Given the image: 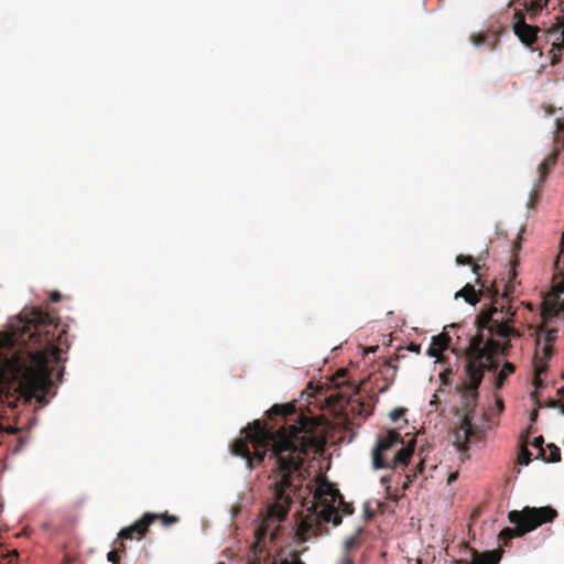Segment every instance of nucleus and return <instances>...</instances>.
<instances>
[{
    "label": "nucleus",
    "mask_w": 564,
    "mask_h": 564,
    "mask_svg": "<svg viewBox=\"0 0 564 564\" xmlns=\"http://www.w3.org/2000/svg\"><path fill=\"white\" fill-rule=\"evenodd\" d=\"M514 371H516V366L513 364L507 361L502 366V369L499 371V373L496 377L495 387L497 389H501L503 387L505 381L507 380V378L510 375H512Z\"/></svg>",
    "instance_id": "obj_20"
},
{
    "label": "nucleus",
    "mask_w": 564,
    "mask_h": 564,
    "mask_svg": "<svg viewBox=\"0 0 564 564\" xmlns=\"http://www.w3.org/2000/svg\"><path fill=\"white\" fill-rule=\"evenodd\" d=\"M162 522L163 525L169 527L178 522V518L176 516L169 514L167 512L158 514V519Z\"/></svg>",
    "instance_id": "obj_27"
},
{
    "label": "nucleus",
    "mask_w": 564,
    "mask_h": 564,
    "mask_svg": "<svg viewBox=\"0 0 564 564\" xmlns=\"http://www.w3.org/2000/svg\"><path fill=\"white\" fill-rule=\"evenodd\" d=\"M405 409L403 408H395L393 411H391L390 413V419L392 422H397L400 417H402L405 413Z\"/></svg>",
    "instance_id": "obj_30"
},
{
    "label": "nucleus",
    "mask_w": 564,
    "mask_h": 564,
    "mask_svg": "<svg viewBox=\"0 0 564 564\" xmlns=\"http://www.w3.org/2000/svg\"><path fill=\"white\" fill-rule=\"evenodd\" d=\"M386 390H387V387L381 388V389H380V392H384Z\"/></svg>",
    "instance_id": "obj_45"
},
{
    "label": "nucleus",
    "mask_w": 564,
    "mask_h": 564,
    "mask_svg": "<svg viewBox=\"0 0 564 564\" xmlns=\"http://www.w3.org/2000/svg\"><path fill=\"white\" fill-rule=\"evenodd\" d=\"M557 155V152L553 151L539 164L538 171L541 178H544L547 175L550 169L555 165Z\"/></svg>",
    "instance_id": "obj_21"
},
{
    "label": "nucleus",
    "mask_w": 564,
    "mask_h": 564,
    "mask_svg": "<svg viewBox=\"0 0 564 564\" xmlns=\"http://www.w3.org/2000/svg\"><path fill=\"white\" fill-rule=\"evenodd\" d=\"M478 432V429L471 423V421L465 416L462 420L460 427L455 432L457 442H463L465 446L468 445L469 438Z\"/></svg>",
    "instance_id": "obj_15"
},
{
    "label": "nucleus",
    "mask_w": 564,
    "mask_h": 564,
    "mask_svg": "<svg viewBox=\"0 0 564 564\" xmlns=\"http://www.w3.org/2000/svg\"><path fill=\"white\" fill-rule=\"evenodd\" d=\"M549 456L544 455V459L546 462L556 463L561 460V451L554 444H550L549 446Z\"/></svg>",
    "instance_id": "obj_25"
},
{
    "label": "nucleus",
    "mask_w": 564,
    "mask_h": 564,
    "mask_svg": "<svg viewBox=\"0 0 564 564\" xmlns=\"http://www.w3.org/2000/svg\"><path fill=\"white\" fill-rule=\"evenodd\" d=\"M458 478V473H452L447 478V485H452Z\"/></svg>",
    "instance_id": "obj_39"
},
{
    "label": "nucleus",
    "mask_w": 564,
    "mask_h": 564,
    "mask_svg": "<svg viewBox=\"0 0 564 564\" xmlns=\"http://www.w3.org/2000/svg\"><path fill=\"white\" fill-rule=\"evenodd\" d=\"M347 369L345 368H339L336 372H335V376L333 378V381L336 386L338 387H341V386H345L347 384L348 388L351 390V394L352 395H356L358 393V388L355 383H350L348 380H346V377H347Z\"/></svg>",
    "instance_id": "obj_18"
},
{
    "label": "nucleus",
    "mask_w": 564,
    "mask_h": 564,
    "mask_svg": "<svg viewBox=\"0 0 564 564\" xmlns=\"http://www.w3.org/2000/svg\"><path fill=\"white\" fill-rule=\"evenodd\" d=\"M278 529H279V525H276L274 529H272V532H271V536H272V538H275V536H276V534H278V533H276Z\"/></svg>",
    "instance_id": "obj_43"
},
{
    "label": "nucleus",
    "mask_w": 564,
    "mask_h": 564,
    "mask_svg": "<svg viewBox=\"0 0 564 564\" xmlns=\"http://www.w3.org/2000/svg\"><path fill=\"white\" fill-rule=\"evenodd\" d=\"M556 334L557 330L555 328L549 329L543 326L539 327L536 346H540L541 340H543L544 344H550L552 346V343L556 339Z\"/></svg>",
    "instance_id": "obj_22"
},
{
    "label": "nucleus",
    "mask_w": 564,
    "mask_h": 564,
    "mask_svg": "<svg viewBox=\"0 0 564 564\" xmlns=\"http://www.w3.org/2000/svg\"><path fill=\"white\" fill-rule=\"evenodd\" d=\"M516 22L513 23V31L516 35L525 45H532L536 41V33L539 28L525 23L524 14L521 10L514 13Z\"/></svg>",
    "instance_id": "obj_11"
},
{
    "label": "nucleus",
    "mask_w": 564,
    "mask_h": 564,
    "mask_svg": "<svg viewBox=\"0 0 564 564\" xmlns=\"http://www.w3.org/2000/svg\"><path fill=\"white\" fill-rule=\"evenodd\" d=\"M399 358H400L399 356H395V358H394V359H389V360H387V361H386V366H387V367H389V368H392V369H393V371L395 372V371H397V368H398V367H397V365H395V361H398V360H399Z\"/></svg>",
    "instance_id": "obj_35"
},
{
    "label": "nucleus",
    "mask_w": 564,
    "mask_h": 564,
    "mask_svg": "<svg viewBox=\"0 0 564 564\" xmlns=\"http://www.w3.org/2000/svg\"><path fill=\"white\" fill-rule=\"evenodd\" d=\"M408 349H409L410 351L415 352V354H420L421 346H420L419 344H413V343H412V344L408 347Z\"/></svg>",
    "instance_id": "obj_38"
},
{
    "label": "nucleus",
    "mask_w": 564,
    "mask_h": 564,
    "mask_svg": "<svg viewBox=\"0 0 564 564\" xmlns=\"http://www.w3.org/2000/svg\"><path fill=\"white\" fill-rule=\"evenodd\" d=\"M513 316V312L505 311L503 306L498 308L495 303L476 316L477 334L470 338L466 349L465 406L476 405L485 371L498 368L495 357L508 356L512 349L511 339L521 337V333L512 325Z\"/></svg>",
    "instance_id": "obj_2"
},
{
    "label": "nucleus",
    "mask_w": 564,
    "mask_h": 564,
    "mask_svg": "<svg viewBox=\"0 0 564 564\" xmlns=\"http://www.w3.org/2000/svg\"><path fill=\"white\" fill-rule=\"evenodd\" d=\"M510 292H511L510 288H509V286H506V291H505V293H503V296H505V297H508V296L510 295Z\"/></svg>",
    "instance_id": "obj_42"
},
{
    "label": "nucleus",
    "mask_w": 564,
    "mask_h": 564,
    "mask_svg": "<svg viewBox=\"0 0 564 564\" xmlns=\"http://www.w3.org/2000/svg\"><path fill=\"white\" fill-rule=\"evenodd\" d=\"M34 332L31 334V339L39 346L43 347V358L45 355H51L56 361L59 360L62 349L57 345L61 340V334L55 335L57 323L47 313L34 311Z\"/></svg>",
    "instance_id": "obj_6"
},
{
    "label": "nucleus",
    "mask_w": 564,
    "mask_h": 564,
    "mask_svg": "<svg viewBox=\"0 0 564 564\" xmlns=\"http://www.w3.org/2000/svg\"><path fill=\"white\" fill-rule=\"evenodd\" d=\"M398 445H403V437L394 430L389 431L386 435L379 437L376 447L372 449V466L375 469L405 467L408 466L413 447H401L390 460L387 453Z\"/></svg>",
    "instance_id": "obj_5"
},
{
    "label": "nucleus",
    "mask_w": 564,
    "mask_h": 564,
    "mask_svg": "<svg viewBox=\"0 0 564 564\" xmlns=\"http://www.w3.org/2000/svg\"><path fill=\"white\" fill-rule=\"evenodd\" d=\"M478 286L479 289L477 291L474 285L467 283L455 294V297H464L468 304L476 305L478 302H480L481 297H489L495 300L498 296V289L494 284L487 285L485 283L484 288L480 285Z\"/></svg>",
    "instance_id": "obj_9"
},
{
    "label": "nucleus",
    "mask_w": 564,
    "mask_h": 564,
    "mask_svg": "<svg viewBox=\"0 0 564 564\" xmlns=\"http://www.w3.org/2000/svg\"><path fill=\"white\" fill-rule=\"evenodd\" d=\"M423 471V462L421 460L416 467H415V470H414V474L412 476L408 475V479H410V481H412L414 478L417 477V474H421Z\"/></svg>",
    "instance_id": "obj_33"
},
{
    "label": "nucleus",
    "mask_w": 564,
    "mask_h": 564,
    "mask_svg": "<svg viewBox=\"0 0 564 564\" xmlns=\"http://www.w3.org/2000/svg\"><path fill=\"white\" fill-rule=\"evenodd\" d=\"M327 400L330 403H338L340 405L344 401H346L348 404L352 402L351 397L346 398L343 392H333L327 397Z\"/></svg>",
    "instance_id": "obj_26"
},
{
    "label": "nucleus",
    "mask_w": 564,
    "mask_h": 564,
    "mask_svg": "<svg viewBox=\"0 0 564 564\" xmlns=\"http://www.w3.org/2000/svg\"><path fill=\"white\" fill-rule=\"evenodd\" d=\"M466 550L470 554L471 562L465 560H454L451 564H498L502 557L503 550L496 549L492 551L478 552L477 550L466 545Z\"/></svg>",
    "instance_id": "obj_10"
},
{
    "label": "nucleus",
    "mask_w": 564,
    "mask_h": 564,
    "mask_svg": "<svg viewBox=\"0 0 564 564\" xmlns=\"http://www.w3.org/2000/svg\"><path fill=\"white\" fill-rule=\"evenodd\" d=\"M562 247H563V250H564V232H563V236H562Z\"/></svg>",
    "instance_id": "obj_44"
},
{
    "label": "nucleus",
    "mask_w": 564,
    "mask_h": 564,
    "mask_svg": "<svg viewBox=\"0 0 564 564\" xmlns=\"http://www.w3.org/2000/svg\"><path fill=\"white\" fill-rule=\"evenodd\" d=\"M520 4L529 12L531 15L540 12L549 0H517Z\"/></svg>",
    "instance_id": "obj_19"
},
{
    "label": "nucleus",
    "mask_w": 564,
    "mask_h": 564,
    "mask_svg": "<svg viewBox=\"0 0 564 564\" xmlns=\"http://www.w3.org/2000/svg\"><path fill=\"white\" fill-rule=\"evenodd\" d=\"M519 464L528 465L531 460V453L528 451L525 446H522L521 452L518 457Z\"/></svg>",
    "instance_id": "obj_29"
},
{
    "label": "nucleus",
    "mask_w": 564,
    "mask_h": 564,
    "mask_svg": "<svg viewBox=\"0 0 564 564\" xmlns=\"http://www.w3.org/2000/svg\"><path fill=\"white\" fill-rule=\"evenodd\" d=\"M480 261V257L477 258V261H475V258L471 257V256H464V254H458L456 257V263L459 264V265H466V264H470L473 268V272L476 274V284L477 285H480L481 288L485 286V281L482 280V273H481V270L482 268L485 267L484 264H480L479 263Z\"/></svg>",
    "instance_id": "obj_14"
},
{
    "label": "nucleus",
    "mask_w": 564,
    "mask_h": 564,
    "mask_svg": "<svg viewBox=\"0 0 564 564\" xmlns=\"http://www.w3.org/2000/svg\"><path fill=\"white\" fill-rule=\"evenodd\" d=\"M358 534H359V531L355 535L349 536L345 540L344 545H343L344 554H350L351 549L355 547L357 544Z\"/></svg>",
    "instance_id": "obj_28"
},
{
    "label": "nucleus",
    "mask_w": 564,
    "mask_h": 564,
    "mask_svg": "<svg viewBox=\"0 0 564 564\" xmlns=\"http://www.w3.org/2000/svg\"><path fill=\"white\" fill-rule=\"evenodd\" d=\"M536 416H538V411L534 410L532 413H531V421L534 422L536 420Z\"/></svg>",
    "instance_id": "obj_41"
},
{
    "label": "nucleus",
    "mask_w": 564,
    "mask_h": 564,
    "mask_svg": "<svg viewBox=\"0 0 564 564\" xmlns=\"http://www.w3.org/2000/svg\"><path fill=\"white\" fill-rule=\"evenodd\" d=\"M498 408H501V409L503 408L501 402L498 403Z\"/></svg>",
    "instance_id": "obj_46"
},
{
    "label": "nucleus",
    "mask_w": 564,
    "mask_h": 564,
    "mask_svg": "<svg viewBox=\"0 0 564 564\" xmlns=\"http://www.w3.org/2000/svg\"><path fill=\"white\" fill-rule=\"evenodd\" d=\"M337 564H354V558L350 554L343 553Z\"/></svg>",
    "instance_id": "obj_32"
},
{
    "label": "nucleus",
    "mask_w": 564,
    "mask_h": 564,
    "mask_svg": "<svg viewBox=\"0 0 564 564\" xmlns=\"http://www.w3.org/2000/svg\"><path fill=\"white\" fill-rule=\"evenodd\" d=\"M470 41L475 46H480L488 43L489 48L494 51L498 43V37L495 34L489 36L486 33H476L470 35Z\"/></svg>",
    "instance_id": "obj_17"
},
{
    "label": "nucleus",
    "mask_w": 564,
    "mask_h": 564,
    "mask_svg": "<svg viewBox=\"0 0 564 564\" xmlns=\"http://www.w3.org/2000/svg\"><path fill=\"white\" fill-rule=\"evenodd\" d=\"M557 512L552 507H524L522 510H512L508 514L509 521L516 528H505L499 533V540L507 545L510 540L535 530L538 527L552 522Z\"/></svg>",
    "instance_id": "obj_4"
},
{
    "label": "nucleus",
    "mask_w": 564,
    "mask_h": 564,
    "mask_svg": "<svg viewBox=\"0 0 564 564\" xmlns=\"http://www.w3.org/2000/svg\"><path fill=\"white\" fill-rule=\"evenodd\" d=\"M536 346L535 349V358L539 359V362L535 365L534 370V386L536 389L543 387L542 376L546 375L547 371V362L552 357V346L550 344H544V346L539 348Z\"/></svg>",
    "instance_id": "obj_12"
},
{
    "label": "nucleus",
    "mask_w": 564,
    "mask_h": 564,
    "mask_svg": "<svg viewBox=\"0 0 564 564\" xmlns=\"http://www.w3.org/2000/svg\"><path fill=\"white\" fill-rule=\"evenodd\" d=\"M549 33L557 41L553 44V47L558 51L564 50V15L556 18V22L550 26Z\"/></svg>",
    "instance_id": "obj_16"
},
{
    "label": "nucleus",
    "mask_w": 564,
    "mask_h": 564,
    "mask_svg": "<svg viewBox=\"0 0 564 564\" xmlns=\"http://www.w3.org/2000/svg\"><path fill=\"white\" fill-rule=\"evenodd\" d=\"M267 416V421L254 420L248 424L242 431L246 435L230 444L231 454L246 459L249 469L261 466L267 455L275 463L272 502L254 531V547L275 524L286 519L297 487L294 480L301 477L305 456L310 449L317 452L324 445L321 420L297 413L293 403L274 404Z\"/></svg>",
    "instance_id": "obj_1"
},
{
    "label": "nucleus",
    "mask_w": 564,
    "mask_h": 564,
    "mask_svg": "<svg viewBox=\"0 0 564 564\" xmlns=\"http://www.w3.org/2000/svg\"><path fill=\"white\" fill-rule=\"evenodd\" d=\"M561 312H564V301L561 304H549L544 303L542 315L544 318L552 317L558 315Z\"/></svg>",
    "instance_id": "obj_24"
},
{
    "label": "nucleus",
    "mask_w": 564,
    "mask_h": 564,
    "mask_svg": "<svg viewBox=\"0 0 564 564\" xmlns=\"http://www.w3.org/2000/svg\"><path fill=\"white\" fill-rule=\"evenodd\" d=\"M51 371L46 365L39 368H29L23 373L21 388L29 398H35L37 402H46L45 395L52 388Z\"/></svg>",
    "instance_id": "obj_7"
},
{
    "label": "nucleus",
    "mask_w": 564,
    "mask_h": 564,
    "mask_svg": "<svg viewBox=\"0 0 564 564\" xmlns=\"http://www.w3.org/2000/svg\"><path fill=\"white\" fill-rule=\"evenodd\" d=\"M126 551V545L123 542L121 541H117V539L115 540V547L112 551H110L108 554H107V558L109 562L113 563V564H119V561H120V554L123 553Z\"/></svg>",
    "instance_id": "obj_23"
},
{
    "label": "nucleus",
    "mask_w": 564,
    "mask_h": 564,
    "mask_svg": "<svg viewBox=\"0 0 564 564\" xmlns=\"http://www.w3.org/2000/svg\"><path fill=\"white\" fill-rule=\"evenodd\" d=\"M280 564H305L297 555H295L292 560H282Z\"/></svg>",
    "instance_id": "obj_34"
},
{
    "label": "nucleus",
    "mask_w": 564,
    "mask_h": 564,
    "mask_svg": "<svg viewBox=\"0 0 564 564\" xmlns=\"http://www.w3.org/2000/svg\"><path fill=\"white\" fill-rule=\"evenodd\" d=\"M543 443H544L543 437H542V436H539V437H536V438L534 440V442H533V446H534V447H538V448H540V449L542 451V449H543V447H542Z\"/></svg>",
    "instance_id": "obj_36"
},
{
    "label": "nucleus",
    "mask_w": 564,
    "mask_h": 564,
    "mask_svg": "<svg viewBox=\"0 0 564 564\" xmlns=\"http://www.w3.org/2000/svg\"><path fill=\"white\" fill-rule=\"evenodd\" d=\"M158 513L145 512L138 521L129 527L121 529L118 533L117 541L123 542V540H140L149 531V527L155 522Z\"/></svg>",
    "instance_id": "obj_8"
},
{
    "label": "nucleus",
    "mask_w": 564,
    "mask_h": 564,
    "mask_svg": "<svg viewBox=\"0 0 564 564\" xmlns=\"http://www.w3.org/2000/svg\"><path fill=\"white\" fill-rule=\"evenodd\" d=\"M314 501L307 507V513L296 523V536L301 542L328 533L327 523L337 527L341 523V514H351L354 507L345 502L339 490L328 481H322L315 492Z\"/></svg>",
    "instance_id": "obj_3"
},
{
    "label": "nucleus",
    "mask_w": 564,
    "mask_h": 564,
    "mask_svg": "<svg viewBox=\"0 0 564 564\" xmlns=\"http://www.w3.org/2000/svg\"><path fill=\"white\" fill-rule=\"evenodd\" d=\"M557 293H564V282L555 286Z\"/></svg>",
    "instance_id": "obj_40"
},
{
    "label": "nucleus",
    "mask_w": 564,
    "mask_h": 564,
    "mask_svg": "<svg viewBox=\"0 0 564 564\" xmlns=\"http://www.w3.org/2000/svg\"><path fill=\"white\" fill-rule=\"evenodd\" d=\"M451 344V337L447 333H441L440 335L433 336L432 343L427 349L430 357L440 359L441 354L447 349Z\"/></svg>",
    "instance_id": "obj_13"
},
{
    "label": "nucleus",
    "mask_w": 564,
    "mask_h": 564,
    "mask_svg": "<svg viewBox=\"0 0 564 564\" xmlns=\"http://www.w3.org/2000/svg\"><path fill=\"white\" fill-rule=\"evenodd\" d=\"M61 296L62 295H61V293L58 291H54V292L51 293L50 300L52 302H58L61 300Z\"/></svg>",
    "instance_id": "obj_37"
},
{
    "label": "nucleus",
    "mask_w": 564,
    "mask_h": 564,
    "mask_svg": "<svg viewBox=\"0 0 564 564\" xmlns=\"http://www.w3.org/2000/svg\"><path fill=\"white\" fill-rule=\"evenodd\" d=\"M397 564H422L421 558L401 557Z\"/></svg>",
    "instance_id": "obj_31"
}]
</instances>
